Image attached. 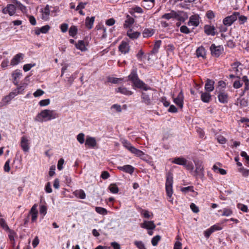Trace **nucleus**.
I'll use <instances>...</instances> for the list:
<instances>
[{"mask_svg": "<svg viewBox=\"0 0 249 249\" xmlns=\"http://www.w3.org/2000/svg\"><path fill=\"white\" fill-rule=\"evenodd\" d=\"M214 81L208 79L205 85V89L208 91H212L214 89Z\"/></svg>", "mask_w": 249, "mask_h": 249, "instance_id": "obj_21", "label": "nucleus"}, {"mask_svg": "<svg viewBox=\"0 0 249 249\" xmlns=\"http://www.w3.org/2000/svg\"><path fill=\"white\" fill-rule=\"evenodd\" d=\"M50 101L49 99H44V100H41L39 102V104L40 106H42V107L46 106L50 104Z\"/></svg>", "mask_w": 249, "mask_h": 249, "instance_id": "obj_53", "label": "nucleus"}, {"mask_svg": "<svg viewBox=\"0 0 249 249\" xmlns=\"http://www.w3.org/2000/svg\"><path fill=\"white\" fill-rule=\"evenodd\" d=\"M35 64H27L23 66V69L25 71H29Z\"/></svg>", "mask_w": 249, "mask_h": 249, "instance_id": "obj_56", "label": "nucleus"}, {"mask_svg": "<svg viewBox=\"0 0 249 249\" xmlns=\"http://www.w3.org/2000/svg\"><path fill=\"white\" fill-rule=\"evenodd\" d=\"M184 96L182 91L181 90L176 98H174V102L182 108L183 106Z\"/></svg>", "mask_w": 249, "mask_h": 249, "instance_id": "obj_10", "label": "nucleus"}, {"mask_svg": "<svg viewBox=\"0 0 249 249\" xmlns=\"http://www.w3.org/2000/svg\"><path fill=\"white\" fill-rule=\"evenodd\" d=\"M180 32L185 34H189L190 33L189 29L185 25L182 26L180 28Z\"/></svg>", "mask_w": 249, "mask_h": 249, "instance_id": "obj_54", "label": "nucleus"}, {"mask_svg": "<svg viewBox=\"0 0 249 249\" xmlns=\"http://www.w3.org/2000/svg\"><path fill=\"white\" fill-rule=\"evenodd\" d=\"M238 208L244 212H247L248 211V207L244 204H238Z\"/></svg>", "mask_w": 249, "mask_h": 249, "instance_id": "obj_55", "label": "nucleus"}, {"mask_svg": "<svg viewBox=\"0 0 249 249\" xmlns=\"http://www.w3.org/2000/svg\"><path fill=\"white\" fill-rule=\"evenodd\" d=\"M190 208L194 213H197L199 212L198 208L194 203L191 204Z\"/></svg>", "mask_w": 249, "mask_h": 249, "instance_id": "obj_63", "label": "nucleus"}, {"mask_svg": "<svg viewBox=\"0 0 249 249\" xmlns=\"http://www.w3.org/2000/svg\"><path fill=\"white\" fill-rule=\"evenodd\" d=\"M204 31L208 36H214L215 35V28L213 26L205 25L204 27Z\"/></svg>", "mask_w": 249, "mask_h": 249, "instance_id": "obj_13", "label": "nucleus"}, {"mask_svg": "<svg viewBox=\"0 0 249 249\" xmlns=\"http://www.w3.org/2000/svg\"><path fill=\"white\" fill-rule=\"evenodd\" d=\"M181 191L182 192L185 193L188 192V191L194 192L193 186H188V187L182 188L181 189Z\"/></svg>", "mask_w": 249, "mask_h": 249, "instance_id": "obj_52", "label": "nucleus"}, {"mask_svg": "<svg viewBox=\"0 0 249 249\" xmlns=\"http://www.w3.org/2000/svg\"><path fill=\"white\" fill-rule=\"evenodd\" d=\"M75 47L77 49L83 52L87 50L86 44L84 41L79 40L77 43L75 44Z\"/></svg>", "mask_w": 249, "mask_h": 249, "instance_id": "obj_28", "label": "nucleus"}, {"mask_svg": "<svg viewBox=\"0 0 249 249\" xmlns=\"http://www.w3.org/2000/svg\"><path fill=\"white\" fill-rule=\"evenodd\" d=\"M29 145L30 142L28 138L26 136H22L21 138L20 146L25 152L29 151Z\"/></svg>", "mask_w": 249, "mask_h": 249, "instance_id": "obj_7", "label": "nucleus"}, {"mask_svg": "<svg viewBox=\"0 0 249 249\" xmlns=\"http://www.w3.org/2000/svg\"><path fill=\"white\" fill-rule=\"evenodd\" d=\"M118 169L125 173L132 174L134 171V168L130 165H125L123 166H119Z\"/></svg>", "mask_w": 249, "mask_h": 249, "instance_id": "obj_17", "label": "nucleus"}, {"mask_svg": "<svg viewBox=\"0 0 249 249\" xmlns=\"http://www.w3.org/2000/svg\"><path fill=\"white\" fill-rule=\"evenodd\" d=\"M110 244L114 249H121L120 244L116 242H111Z\"/></svg>", "mask_w": 249, "mask_h": 249, "instance_id": "obj_64", "label": "nucleus"}, {"mask_svg": "<svg viewBox=\"0 0 249 249\" xmlns=\"http://www.w3.org/2000/svg\"><path fill=\"white\" fill-rule=\"evenodd\" d=\"M172 162L178 165L184 166L186 165V164H187V160L183 158L179 157L175 158L174 160L172 161Z\"/></svg>", "mask_w": 249, "mask_h": 249, "instance_id": "obj_25", "label": "nucleus"}, {"mask_svg": "<svg viewBox=\"0 0 249 249\" xmlns=\"http://www.w3.org/2000/svg\"><path fill=\"white\" fill-rule=\"evenodd\" d=\"M240 172L242 174L244 177H247L249 174V170L246 169L243 167H241L239 169Z\"/></svg>", "mask_w": 249, "mask_h": 249, "instance_id": "obj_50", "label": "nucleus"}, {"mask_svg": "<svg viewBox=\"0 0 249 249\" xmlns=\"http://www.w3.org/2000/svg\"><path fill=\"white\" fill-rule=\"evenodd\" d=\"M219 101L223 104L228 103V95L227 93L224 91H220L217 96Z\"/></svg>", "mask_w": 249, "mask_h": 249, "instance_id": "obj_16", "label": "nucleus"}, {"mask_svg": "<svg viewBox=\"0 0 249 249\" xmlns=\"http://www.w3.org/2000/svg\"><path fill=\"white\" fill-rule=\"evenodd\" d=\"M39 212L40 214L44 216L47 213V207L44 205L40 206Z\"/></svg>", "mask_w": 249, "mask_h": 249, "instance_id": "obj_51", "label": "nucleus"}, {"mask_svg": "<svg viewBox=\"0 0 249 249\" xmlns=\"http://www.w3.org/2000/svg\"><path fill=\"white\" fill-rule=\"evenodd\" d=\"M148 90L149 91L147 92H142L141 95L142 102L146 105H150L152 104V101L158 99L159 94L156 90L151 88L150 89Z\"/></svg>", "mask_w": 249, "mask_h": 249, "instance_id": "obj_2", "label": "nucleus"}, {"mask_svg": "<svg viewBox=\"0 0 249 249\" xmlns=\"http://www.w3.org/2000/svg\"><path fill=\"white\" fill-rule=\"evenodd\" d=\"M127 35L131 39L137 38L140 35V33L134 32L132 29L129 30L127 32Z\"/></svg>", "mask_w": 249, "mask_h": 249, "instance_id": "obj_29", "label": "nucleus"}, {"mask_svg": "<svg viewBox=\"0 0 249 249\" xmlns=\"http://www.w3.org/2000/svg\"><path fill=\"white\" fill-rule=\"evenodd\" d=\"M16 11V6L11 4H8L5 7L3 8L2 13L4 14H8L9 16H12L15 14Z\"/></svg>", "mask_w": 249, "mask_h": 249, "instance_id": "obj_6", "label": "nucleus"}, {"mask_svg": "<svg viewBox=\"0 0 249 249\" xmlns=\"http://www.w3.org/2000/svg\"><path fill=\"white\" fill-rule=\"evenodd\" d=\"M240 65L241 64L239 62H235L232 65V71L236 74H238L240 72L238 68Z\"/></svg>", "mask_w": 249, "mask_h": 249, "instance_id": "obj_42", "label": "nucleus"}, {"mask_svg": "<svg viewBox=\"0 0 249 249\" xmlns=\"http://www.w3.org/2000/svg\"><path fill=\"white\" fill-rule=\"evenodd\" d=\"M4 170L6 172H9V171L10 170V160H7L6 161V162H5V163L4 164Z\"/></svg>", "mask_w": 249, "mask_h": 249, "instance_id": "obj_59", "label": "nucleus"}, {"mask_svg": "<svg viewBox=\"0 0 249 249\" xmlns=\"http://www.w3.org/2000/svg\"><path fill=\"white\" fill-rule=\"evenodd\" d=\"M154 31L152 29H145L142 32V35L144 37H149L153 36Z\"/></svg>", "mask_w": 249, "mask_h": 249, "instance_id": "obj_33", "label": "nucleus"}, {"mask_svg": "<svg viewBox=\"0 0 249 249\" xmlns=\"http://www.w3.org/2000/svg\"><path fill=\"white\" fill-rule=\"evenodd\" d=\"M206 16L209 19H213L214 18L215 15L213 11L209 10L207 12Z\"/></svg>", "mask_w": 249, "mask_h": 249, "instance_id": "obj_61", "label": "nucleus"}, {"mask_svg": "<svg viewBox=\"0 0 249 249\" xmlns=\"http://www.w3.org/2000/svg\"><path fill=\"white\" fill-rule=\"evenodd\" d=\"M196 170L195 171L194 176L196 177H199L201 178L204 177V167L203 165V162L202 161L197 160L194 161Z\"/></svg>", "mask_w": 249, "mask_h": 249, "instance_id": "obj_4", "label": "nucleus"}, {"mask_svg": "<svg viewBox=\"0 0 249 249\" xmlns=\"http://www.w3.org/2000/svg\"><path fill=\"white\" fill-rule=\"evenodd\" d=\"M37 204H34L32 207L30 213L32 216V222H35L36 221L37 217L38 211L37 210Z\"/></svg>", "mask_w": 249, "mask_h": 249, "instance_id": "obj_18", "label": "nucleus"}, {"mask_svg": "<svg viewBox=\"0 0 249 249\" xmlns=\"http://www.w3.org/2000/svg\"><path fill=\"white\" fill-rule=\"evenodd\" d=\"M161 237L158 235L154 236L151 240V243L153 246H156L158 245V242L160 241Z\"/></svg>", "mask_w": 249, "mask_h": 249, "instance_id": "obj_41", "label": "nucleus"}, {"mask_svg": "<svg viewBox=\"0 0 249 249\" xmlns=\"http://www.w3.org/2000/svg\"><path fill=\"white\" fill-rule=\"evenodd\" d=\"M109 189L110 191L114 194H116L119 191V189L116 184H111L109 186Z\"/></svg>", "mask_w": 249, "mask_h": 249, "instance_id": "obj_43", "label": "nucleus"}, {"mask_svg": "<svg viewBox=\"0 0 249 249\" xmlns=\"http://www.w3.org/2000/svg\"><path fill=\"white\" fill-rule=\"evenodd\" d=\"M141 227L148 230H154L156 227V225L152 221H145L141 224Z\"/></svg>", "mask_w": 249, "mask_h": 249, "instance_id": "obj_20", "label": "nucleus"}, {"mask_svg": "<svg viewBox=\"0 0 249 249\" xmlns=\"http://www.w3.org/2000/svg\"><path fill=\"white\" fill-rule=\"evenodd\" d=\"M115 90L117 92H120L122 94L126 95H130L132 94L131 91L128 90L126 88L123 86L116 89Z\"/></svg>", "mask_w": 249, "mask_h": 249, "instance_id": "obj_26", "label": "nucleus"}, {"mask_svg": "<svg viewBox=\"0 0 249 249\" xmlns=\"http://www.w3.org/2000/svg\"><path fill=\"white\" fill-rule=\"evenodd\" d=\"M0 225L5 230H9V227L6 223V222L4 219L0 218Z\"/></svg>", "mask_w": 249, "mask_h": 249, "instance_id": "obj_48", "label": "nucleus"}, {"mask_svg": "<svg viewBox=\"0 0 249 249\" xmlns=\"http://www.w3.org/2000/svg\"><path fill=\"white\" fill-rule=\"evenodd\" d=\"M26 86H27V84H23L22 86L18 88L17 91L10 92L8 96H9V97L11 98V99H12L16 96H17L18 94H19L21 91H22L25 89Z\"/></svg>", "mask_w": 249, "mask_h": 249, "instance_id": "obj_15", "label": "nucleus"}, {"mask_svg": "<svg viewBox=\"0 0 249 249\" xmlns=\"http://www.w3.org/2000/svg\"><path fill=\"white\" fill-rule=\"evenodd\" d=\"M177 17V14L174 11H171L169 13H166L164 14L162 16V18L169 19L172 18H175Z\"/></svg>", "mask_w": 249, "mask_h": 249, "instance_id": "obj_36", "label": "nucleus"}, {"mask_svg": "<svg viewBox=\"0 0 249 249\" xmlns=\"http://www.w3.org/2000/svg\"><path fill=\"white\" fill-rule=\"evenodd\" d=\"M77 33V28L75 26H71L69 31V33L70 36H74Z\"/></svg>", "mask_w": 249, "mask_h": 249, "instance_id": "obj_39", "label": "nucleus"}, {"mask_svg": "<svg viewBox=\"0 0 249 249\" xmlns=\"http://www.w3.org/2000/svg\"><path fill=\"white\" fill-rule=\"evenodd\" d=\"M134 244L139 249H146L142 241H136L134 242Z\"/></svg>", "mask_w": 249, "mask_h": 249, "instance_id": "obj_46", "label": "nucleus"}, {"mask_svg": "<svg viewBox=\"0 0 249 249\" xmlns=\"http://www.w3.org/2000/svg\"><path fill=\"white\" fill-rule=\"evenodd\" d=\"M129 151L132 154H134L136 156L142 158L143 156L144 155V153L142 151L137 149L134 146H132L129 150Z\"/></svg>", "mask_w": 249, "mask_h": 249, "instance_id": "obj_24", "label": "nucleus"}, {"mask_svg": "<svg viewBox=\"0 0 249 249\" xmlns=\"http://www.w3.org/2000/svg\"><path fill=\"white\" fill-rule=\"evenodd\" d=\"M173 175L171 173H168L166 176L165 183L166 192L169 197V201L173 203L172 196L173 194Z\"/></svg>", "mask_w": 249, "mask_h": 249, "instance_id": "obj_3", "label": "nucleus"}, {"mask_svg": "<svg viewBox=\"0 0 249 249\" xmlns=\"http://www.w3.org/2000/svg\"><path fill=\"white\" fill-rule=\"evenodd\" d=\"M50 29V26L48 25H46L35 30V34L36 35H39L40 33L46 34L49 31Z\"/></svg>", "mask_w": 249, "mask_h": 249, "instance_id": "obj_23", "label": "nucleus"}, {"mask_svg": "<svg viewBox=\"0 0 249 249\" xmlns=\"http://www.w3.org/2000/svg\"><path fill=\"white\" fill-rule=\"evenodd\" d=\"M239 13L234 12L233 14L225 18L223 21V24L226 26H231L237 18Z\"/></svg>", "mask_w": 249, "mask_h": 249, "instance_id": "obj_5", "label": "nucleus"}, {"mask_svg": "<svg viewBox=\"0 0 249 249\" xmlns=\"http://www.w3.org/2000/svg\"><path fill=\"white\" fill-rule=\"evenodd\" d=\"M210 50L212 55L216 57H218L222 52V49L220 46H216L214 44L211 45Z\"/></svg>", "mask_w": 249, "mask_h": 249, "instance_id": "obj_9", "label": "nucleus"}, {"mask_svg": "<svg viewBox=\"0 0 249 249\" xmlns=\"http://www.w3.org/2000/svg\"><path fill=\"white\" fill-rule=\"evenodd\" d=\"M134 22V19L127 15L126 17V19L125 20V23L124 24V27L125 28H128L131 26Z\"/></svg>", "mask_w": 249, "mask_h": 249, "instance_id": "obj_31", "label": "nucleus"}, {"mask_svg": "<svg viewBox=\"0 0 249 249\" xmlns=\"http://www.w3.org/2000/svg\"><path fill=\"white\" fill-rule=\"evenodd\" d=\"M242 81L245 83L244 91L243 92L242 95H244L245 91L249 89V79L247 76H244L242 77Z\"/></svg>", "mask_w": 249, "mask_h": 249, "instance_id": "obj_37", "label": "nucleus"}, {"mask_svg": "<svg viewBox=\"0 0 249 249\" xmlns=\"http://www.w3.org/2000/svg\"><path fill=\"white\" fill-rule=\"evenodd\" d=\"M68 25L66 23H63L60 25V29L63 33L66 32L68 30Z\"/></svg>", "mask_w": 249, "mask_h": 249, "instance_id": "obj_60", "label": "nucleus"}, {"mask_svg": "<svg viewBox=\"0 0 249 249\" xmlns=\"http://www.w3.org/2000/svg\"><path fill=\"white\" fill-rule=\"evenodd\" d=\"M122 143L124 147H125L128 150L131 149V148L133 146L131 144L128 142L126 140H123L122 141Z\"/></svg>", "mask_w": 249, "mask_h": 249, "instance_id": "obj_44", "label": "nucleus"}, {"mask_svg": "<svg viewBox=\"0 0 249 249\" xmlns=\"http://www.w3.org/2000/svg\"><path fill=\"white\" fill-rule=\"evenodd\" d=\"M23 54L21 53H18L15 55L12 59L10 62V65L11 66H15L18 65L22 59L23 58Z\"/></svg>", "mask_w": 249, "mask_h": 249, "instance_id": "obj_12", "label": "nucleus"}, {"mask_svg": "<svg viewBox=\"0 0 249 249\" xmlns=\"http://www.w3.org/2000/svg\"><path fill=\"white\" fill-rule=\"evenodd\" d=\"M96 144V141L94 138L87 137L85 142L86 146H88L89 147H94Z\"/></svg>", "mask_w": 249, "mask_h": 249, "instance_id": "obj_19", "label": "nucleus"}, {"mask_svg": "<svg viewBox=\"0 0 249 249\" xmlns=\"http://www.w3.org/2000/svg\"><path fill=\"white\" fill-rule=\"evenodd\" d=\"M77 141L81 143H84L85 141V135L83 133H80L77 136Z\"/></svg>", "mask_w": 249, "mask_h": 249, "instance_id": "obj_47", "label": "nucleus"}, {"mask_svg": "<svg viewBox=\"0 0 249 249\" xmlns=\"http://www.w3.org/2000/svg\"><path fill=\"white\" fill-rule=\"evenodd\" d=\"M238 18L239 21L240 22V24H244L245 22H246L247 20V18L246 16H240L239 15Z\"/></svg>", "mask_w": 249, "mask_h": 249, "instance_id": "obj_62", "label": "nucleus"}, {"mask_svg": "<svg viewBox=\"0 0 249 249\" xmlns=\"http://www.w3.org/2000/svg\"><path fill=\"white\" fill-rule=\"evenodd\" d=\"M44 93V91H43L42 89H38L36 92H35L33 94L35 97H37L43 95Z\"/></svg>", "mask_w": 249, "mask_h": 249, "instance_id": "obj_58", "label": "nucleus"}, {"mask_svg": "<svg viewBox=\"0 0 249 249\" xmlns=\"http://www.w3.org/2000/svg\"><path fill=\"white\" fill-rule=\"evenodd\" d=\"M50 10L48 5L42 10V18L44 20L48 19L50 16Z\"/></svg>", "mask_w": 249, "mask_h": 249, "instance_id": "obj_22", "label": "nucleus"}, {"mask_svg": "<svg viewBox=\"0 0 249 249\" xmlns=\"http://www.w3.org/2000/svg\"><path fill=\"white\" fill-rule=\"evenodd\" d=\"M59 114L54 110L44 109L36 117L35 120L39 122H46L58 117Z\"/></svg>", "mask_w": 249, "mask_h": 249, "instance_id": "obj_1", "label": "nucleus"}, {"mask_svg": "<svg viewBox=\"0 0 249 249\" xmlns=\"http://www.w3.org/2000/svg\"><path fill=\"white\" fill-rule=\"evenodd\" d=\"M200 18L198 15H194L189 18L188 24L189 26L197 27L199 24Z\"/></svg>", "mask_w": 249, "mask_h": 249, "instance_id": "obj_8", "label": "nucleus"}, {"mask_svg": "<svg viewBox=\"0 0 249 249\" xmlns=\"http://www.w3.org/2000/svg\"><path fill=\"white\" fill-rule=\"evenodd\" d=\"M213 169L216 173H219L222 175H226L227 172L225 169L219 168L216 164H214L213 167Z\"/></svg>", "mask_w": 249, "mask_h": 249, "instance_id": "obj_34", "label": "nucleus"}, {"mask_svg": "<svg viewBox=\"0 0 249 249\" xmlns=\"http://www.w3.org/2000/svg\"><path fill=\"white\" fill-rule=\"evenodd\" d=\"M95 211L97 213L103 215H106L107 213L106 209L100 207H96L95 208Z\"/></svg>", "mask_w": 249, "mask_h": 249, "instance_id": "obj_40", "label": "nucleus"}, {"mask_svg": "<svg viewBox=\"0 0 249 249\" xmlns=\"http://www.w3.org/2000/svg\"><path fill=\"white\" fill-rule=\"evenodd\" d=\"M64 163V159H60L58 161V163H57V168L59 170H61L63 167V165Z\"/></svg>", "mask_w": 249, "mask_h": 249, "instance_id": "obj_57", "label": "nucleus"}, {"mask_svg": "<svg viewBox=\"0 0 249 249\" xmlns=\"http://www.w3.org/2000/svg\"><path fill=\"white\" fill-rule=\"evenodd\" d=\"M133 85L136 87L142 89L144 90H148V89H150V87H148L139 78L133 83Z\"/></svg>", "mask_w": 249, "mask_h": 249, "instance_id": "obj_11", "label": "nucleus"}, {"mask_svg": "<svg viewBox=\"0 0 249 249\" xmlns=\"http://www.w3.org/2000/svg\"><path fill=\"white\" fill-rule=\"evenodd\" d=\"M76 195L77 196L81 199H84L86 197V194L84 191L79 190L76 192Z\"/></svg>", "mask_w": 249, "mask_h": 249, "instance_id": "obj_45", "label": "nucleus"}, {"mask_svg": "<svg viewBox=\"0 0 249 249\" xmlns=\"http://www.w3.org/2000/svg\"><path fill=\"white\" fill-rule=\"evenodd\" d=\"M196 54L198 57H202L204 58L206 55V52L204 47H200L198 48L196 51Z\"/></svg>", "mask_w": 249, "mask_h": 249, "instance_id": "obj_32", "label": "nucleus"}, {"mask_svg": "<svg viewBox=\"0 0 249 249\" xmlns=\"http://www.w3.org/2000/svg\"><path fill=\"white\" fill-rule=\"evenodd\" d=\"M94 17L91 18L87 17L85 20V25L89 29L92 28L94 21Z\"/></svg>", "mask_w": 249, "mask_h": 249, "instance_id": "obj_27", "label": "nucleus"}, {"mask_svg": "<svg viewBox=\"0 0 249 249\" xmlns=\"http://www.w3.org/2000/svg\"><path fill=\"white\" fill-rule=\"evenodd\" d=\"M201 100L205 103H209L211 100V96L209 93L203 92L201 95Z\"/></svg>", "mask_w": 249, "mask_h": 249, "instance_id": "obj_30", "label": "nucleus"}, {"mask_svg": "<svg viewBox=\"0 0 249 249\" xmlns=\"http://www.w3.org/2000/svg\"><path fill=\"white\" fill-rule=\"evenodd\" d=\"M119 51L123 53H128L130 50V46L128 43L123 41L119 46Z\"/></svg>", "mask_w": 249, "mask_h": 249, "instance_id": "obj_14", "label": "nucleus"}, {"mask_svg": "<svg viewBox=\"0 0 249 249\" xmlns=\"http://www.w3.org/2000/svg\"><path fill=\"white\" fill-rule=\"evenodd\" d=\"M128 78L130 80L132 81L133 83L139 79L137 74L136 70H133L130 75L128 76Z\"/></svg>", "mask_w": 249, "mask_h": 249, "instance_id": "obj_35", "label": "nucleus"}, {"mask_svg": "<svg viewBox=\"0 0 249 249\" xmlns=\"http://www.w3.org/2000/svg\"><path fill=\"white\" fill-rule=\"evenodd\" d=\"M22 74L19 71L16 70L12 74V76L14 80V82H16V84L18 83V79L21 76Z\"/></svg>", "mask_w": 249, "mask_h": 249, "instance_id": "obj_38", "label": "nucleus"}, {"mask_svg": "<svg viewBox=\"0 0 249 249\" xmlns=\"http://www.w3.org/2000/svg\"><path fill=\"white\" fill-rule=\"evenodd\" d=\"M232 213V211L230 209H224L222 215L228 216Z\"/></svg>", "mask_w": 249, "mask_h": 249, "instance_id": "obj_49", "label": "nucleus"}]
</instances>
